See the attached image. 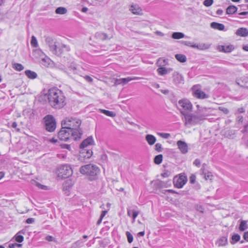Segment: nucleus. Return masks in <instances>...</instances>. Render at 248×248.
Instances as JSON below:
<instances>
[{"label":"nucleus","instance_id":"55","mask_svg":"<svg viewBox=\"0 0 248 248\" xmlns=\"http://www.w3.org/2000/svg\"><path fill=\"white\" fill-rule=\"evenodd\" d=\"M35 219L33 218H28L26 220V222L28 224H31L34 222Z\"/></svg>","mask_w":248,"mask_h":248},{"label":"nucleus","instance_id":"29","mask_svg":"<svg viewBox=\"0 0 248 248\" xmlns=\"http://www.w3.org/2000/svg\"><path fill=\"white\" fill-rule=\"evenodd\" d=\"M185 37V34L180 32H175L172 34L171 37L174 39H179Z\"/></svg>","mask_w":248,"mask_h":248},{"label":"nucleus","instance_id":"27","mask_svg":"<svg viewBox=\"0 0 248 248\" xmlns=\"http://www.w3.org/2000/svg\"><path fill=\"white\" fill-rule=\"evenodd\" d=\"M228 240L226 237H221L217 241V244L218 246H225L227 244Z\"/></svg>","mask_w":248,"mask_h":248},{"label":"nucleus","instance_id":"34","mask_svg":"<svg viewBox=\"0 0 248 248\" xmlns=\"http://www.w3.org/2000/svg\"><path fill=\"white\" fill-rule=\"evenodd\" d=\"M162 159H163L162 155L160 154V155H157L154 158V162L156 164H157V165L160 164L162 162Z\"/></svg>","mask_w":248,"mask_h":248},{"label":"nucleus","instance_id":"8","mask_svg":"<svg viewBox=\"0 0 248 248\" xmlns=\"http://www.w3.org/2000/svg\"><path fill=\"white\" fill-rule=\"evenodd\" d=\"M62 126L61 130L58 133L59 139L60 140L67 141L70 140V138H73L70 130L64 128V125H62Z\"/></svg>","mask_w":248,"mask_h":248},{"label":"nucleus","instance_id":"31","mask_svg":"<svg viewBox=\"0 0 248 248\" xmlns=\"http://www.w3.org/2000/svg\"><path fill=\"white\" fill-rule=\"evenodd\" d=\"M67 9L63 7H59L56 9L55 13L57 14L63 15L67 13Z\"/></svg>","mask_w":248,"mask_h":248},{"label":"nucleus","instance_id":"52","mask_svg":"<svg viewBox=\"0 0 248 248\" xmlns=\"http://www.w3.org/2000/svg\"><path fill=\"white\" fill-rule=\"evenodd\" d=\"M84 79L88 82L91 83L93 81V79L89 76H85L84 77Z\"/></svg>","mask_w":248,"mask_h":248},{"label":"nucleus","instance_id":"48","mask_svg":"<svg viewBox=\"0 0 248 248\" xmlns=\"http://www.w3.org/2000/svg\"><path fill=\"white\" fill-rule=\"evenodd\" d=\"M61 148L62 149H66L69 151L71 150V146L70 144H62L61 145Z\"/></svg>","mask_w":248,"mask_h":248},{"label":"nucleus","instance_id":"38","mask_svg":"<svg viewBox=\"0 0 248 248\" xmlns=\"http://www.w3.org/2000/svg\"><path fill=\"white\" fill-rule=\"evenodd\" d=\"M92 155L93 151H92V150H87V151L85 152L84 155L82 156V157L85 158H90Z\"/></svg>","mask_w":248,"mask_h":248},{"label":"nucleus","instance_id":"60","mask_svg":"<svg viewBox=\"0 0 248 248\" xmlns=\"http://www.w3.org/2000/svg\"><path fill=\"white\" fill-rule=\"evenodd\" d=\"M161 176L163 177H168L169 176V172H165L164 173H162L161 174Z\"/></svg>","mask_w":248,"mask_h":248},{"label":"nucleus","instance_id":"50","mask_svg":"<svg viewBox=\"0 0 248 248\" xmlns=\"http://www.w3.org/2000/svg\"><path fill=\"white\" fill-rule=\"evenodd\" d=\"M60 47H62V49H64L65 51H69L70 50V47L69 46H66L64 44H61L59 46Z\"/></svg>","mask_w":248,"mask_h":248},{"label":"nucleus","instance_id":"7","mask_svg":"<svg viewBox=\"0 0 248 248\" xmlns=\"http://www.w3.org/2000/svg\"><path fill=\"white\" fill-rule=\"evenodd\" d=\"M191 91L193 96L197 98L203 99L209 97V95L202 90L201 86L199 84L193 85Z\"/></svg>","mask_w":248,"mask_h":248},{"label":"nucleus","instance_id":"35","mask_svg":"<svg viewBox=\"0 0 248 248\" xmlns=\"http://www.w3.org/2000/svg\"><path fill=\"white\" fill-rule=\"evenodd\" d=\"M247 221H245V220L241 221V222L240 224L239 227V230L241 231H245L247 228Z\"/></svg>","mask_w":248,"mask_h":248},{"label":"nucleus","instance_id":"25","mask_svg":"<svg viewBox=\"0 0 248 248\" xmlns=\"http://www.w3.org/2000/svg\"><path fill=\"white\" fill-rule=\"evenodd\" d=\"M175 58L180 62H185L186 61V57L184 54H177L175 55Z\"/></svg>","mask_w":248,"mask_h":248},{"label":"nucleus","instance_id":"12","mask_svg":"<svg viewBox=\"0 0 248 248\" xmlns=\"http://www.w3.org/2000/svg\"><path fill=\"white\" fill-rule=\"evenodd\" d=\"M177 145L182 154H186L188 152V146L185 141L181 140H178L177 142Z\"/></svg>","mask_w":248,"mask_h":248},{"label":"nucleus","instance_id":"42","mask_svg":"<svg viewBox=\"0 0 248 248\" xmlns=\"http://www.w3.org/2000/svg\"><path fill=\"white\" fill-rule=\"evenodd\" d=\"M213 0H204L203 4L206 7L210 6L213 3Z\"/></svg>","mask_w":248,"mask_h":248},{"label":"nucleus","instance_id":"32","mask_svg":"<svg viewBox=\"0 0 248 248\" xmlns=\"http://www.w3.org/2000/svg\"><path fill=\"white\" fill-rule=\"evenodd\" d=\"M157 73L160 76H164L168 74V71L167 69L164 67H161L157 69Z\"/></svg>","mask_w":248,"mask_h":248},{"label":"nucleus","instance_id":"33","mask_svg":"<svg viewBox=\"0 0 248 248\" xmlns=\"http://www.w3.org/2000/svg\"><path fill=\"white\" fill-rule=\"evenodd\" d=\"M13 68L17 71H21L24 69V66L21 64L18 63H13Z\"/></svg>","mask_w":248,"mask_h":248},{"label":"nucleus","instance_id":"62","mask_svg":"<svg viewBox=\"0 0 248 248\" xmlns=\"http://www.w3.org/2000/svg\"><path fill=\"white\" fill-rule=\"evenodd\" d=\"M216 13L218 15H221L223 14V11L222 9H218Z\"/></svg>","mask_w":248,"mask_h":248},{"label":"nucleus","instance_id":"37","mask_svg":"<svg viewBox=\"0 0 248 248\" xmlns=\"http://www.w3.org/2000/svg\"><path fill=\"white\" fill-rule=\"evenodd\" d=\"M15 237L16 241L18 243L22 242L24 240V237L18 233L15 235Z\"/></svg>","mask_w":248,"mask_h":248},{"label":"nucleus","instance_id":"64","mask_svg":"<svg viewBox=\"0 0 248 248\" xmlns=\"http://www.w3.org/2000/svg\"><path fill=\"white\" fill-rule=\"evenodd\" d=\"M243 49L245 51H248V44L244 45L242 47Z\"/></svg>","mask_w":248,"mask_h":248},{"label":"nucleus","instance_id":"61","mask_svg":"<svg viewBox=\"0 0 248 248\" xmlns=\"http://www.w3.org/2000/svg\"><path fill=\"white\" fill-rule=\"evenodd\" d=\"M161 92L164 94H168L169 93L168 90H161Z\"/></svg>","mask_w":248,"mask_h":248},{"label":"nucleus","instance_id":"36","mask_svg":"<svg viewBox=\"0 0 248 248\" xmlns=\"http://www.w3.org/2000/svg\"><path fill=\"white\" fill-rule=\"evenodd\" d=\"M31 44L32 46L34 47H37L38 46V42L36 37L34 36H32Z\"/></svg>","mask_w":248,"mask_h":248},{"label":"nucleus","instance_id":"3","mask_svg":"<svg viewBox=\"0 0 248 248\" xmlns=\"http://www.w3.org/2000/svg\"><path fill=\"white\" fill-rule=\"evenodd\" d=\"M79 171L81 174L88 176L89 179L92 181L97 178V176L100 173V169L95 165L89 164L81 166Z\"/></svg>","mask_w":248,"mask_h":248},{"label":"nucleus","instance_id":"26","mask_svg":"<svg viewBox=\"0 0 248 248\" xmlns=\"http://www.w3.org/2000/svg\"><path fill=\"white\" fill-rule=\"evenodd\" d=\"M98 110L100 112L103 113L108 116L113 117L115 116V115H116V114L113 111H109V110H105V109H99Z\"/></svg>","mask_w":248,"mask_h":248},{"label":"nucleus","instance_id":"41","mask_svg":"<svg viewBox=\"0 0 248 248\" xmlns=\"http://www.w3.org/2000/svg\"><path fill=\"white\" fill-rule=\"evenodd\" d=\"M90 149H88V148L84 147V148H80V151H79V156L82 157V156L84 155L85 153L87 150H90Z\"/></svg>","mask_w":248,"mask_h":248},{"label":"nucleus","instance_id":"46","mask_svg":"<svg viewBox=\"0 0 248 248\" xmlns=\"http://www.w3.org/2000/svg\"><path fill=\"white\" fill-rule=\"evenodd\" d=\"M196 176L194 174H192L189 177V182L191 184H194L196 181Z\"/></svg>","mask_w":248,"mask_h":248},{"label":"nucleus","instance_id":"43","mask_svg":"<svg viewBox=\"0 0 248 248\" xmlns=\"http://www.w3.org/2000/svg\"><path fill=\"white\" fill-rule=\"evenodd\" d=\"M22 245L20 244H17V243H12V244H9L8 247L9 248H19L21 247Z\"/></svg>","mask_w":248,"mask_h":248},{"label":"nucleus","instance_id":"1","mask_svg":"<svg viewBox=\"0 0 248 248\" xmlns=\"http://www.w3.org/2000/svg\"><path fill=\"white\" fill-rule=\"evenodd\" d=\"M46 95L49 105L55 109L62 108L66 105L63 93L56 87L49 89Z\"/></svg>","mask_w":248,"mask_h":248},{"label":"nucleus","instance_id":"2","mask_svg":"<svg viewBox=\"0 0 248 248\" xmlns=\"http://www.w3.org/2000/svg\"><path fill=\"white\" fill-rule=\"evenodd\" d=\"M81 124L80 120L71 118L62 121V125H64V128L70 130L73 139L75 140H77L81 139L83 134V131L79 127Z\"/></svg>","mask_w":248,"mask_h":248},{"label":"nucleus","instance_id":"63","mask_svg":"<svg viewBox=\"0 0 248 248\" xmlns=\"http://www.w3.org/2000/svg\"><path fill=\"white\" fill-rule=\"evenodd\" d=\"M247 15H248V12H242L238 14V15L240 16H246Z\"/></svg>","mask_w":248,"mask_h":248},{"label":"nucleus","instance_id":"30","mask_svg":"<svg viewBox=\"0 0 248 248\" xmlns=\"http://www.w3.org/2000/svg\"><path fill=\"white\" fill-rule=\"evenodd\" d=\"M96 36L101 40H105L108 39H110L112 38V36L108 37L106 33L103 32L97 33Z\"/></svg>","mask_w":248,"mask_h":248},{"label":"nucleus","instance_id":"16","mask_svg":"<svg viewBox=\"0 0 248 248\" xmlns=\"http://www.w3.org/2000/svg\"><path fill=\"white\" fill-rule=\"evenodd\" d=\"M173 80L175 84H183L184 82L183 77L177 72L173 74Z\"/></svg>","mask_w":248,"mask_h":248},{"label":"nucleus","instance_id":"4","mask_svg":"<svg viewBox=\"0 0 248 248\" xmlns=\"http://www.w3.org/2000/svg\"><path fill=\"white\" fill-rule=\"evenodd\" d=\"M180 112L184 116L183 119H184L185 122V125H196L205 119V117L206 116L202 114H193L188 113L184 111H180Z\"/></svg>","mask_w":248,"mask_h":248},{"label":"nucleus","instance_id":"19","mask_svg":"<svg viewBox=\"0 0 248 248\" xmlns=\"http://www.w3.org/2000/svg\"><path fill=\"white\" fill-rule=\"evenodd\" d=\"M210 27L212 29L219 31H224L225 29V26L224 24L215 22H212L210 24Z\"/></svg>","mask_w":248,"mask_h":248},{"label":"nucleus","instance_id":"54","mask_svg":"<svg viewBox=\"0 0 248 248\" xmlns=\"http://www.w3.org/2000/svg\"><path fill=\"white\" fill-rule=\"evenodd\" d=\"M193 164L195 165L196 166L200 167L201 165V161L200 159L198 158L196 159L193 162Z\"/></svg>","mask_w":248,"mask_h":248},{"label":"nucleus","instance_id":"57","mask_svg":"<svg viewBox=\"0 0 248 248\" xmlns=\"http://www.w3.org/2000/svg\"><path fill=\"white\" fill-rule=\"evenodd\" d=\"M46 239L48 241H53L54 238L52 236L48 235L46 237Z\"/></svg>","mask_w":248,"mask_h":248},{"label":"nucleus","instance_id":"56","mask_svg":"<svg viewBox=\"0 0 248 248\" xmlns=\"http://www.w3.org/2000/svg\"><path fill=\"white\" fill-rule=\"evenodd\" d=\"M219 109L220 110H221L222 112H223V113L226 114H227L229 112V110L227 108H225L219 107Z\"/></svg>","mask_w":248,"mask_h":248},{"label":"nucleus","instance_id":"18","mask_svg":"<svg viewBox=\"0 0 248 248\" xmlns=\"http://www.w3.org/2000/svg\"><path fill=\"white\" fill-rule=\"evenodd\" d=\"M129 10L134 15H140L142 13L141 9L137 5H131Z\"/></svg>","mask_w":248,"mask_h":248},{"label":"nucleus","instance_id":"11","mask_svg":"<svg viewBox=\"0 0 248 248\" xmlns=\"http://www.w3.org/2000/svg\"><path fill=\"white\" fill-rule=\"evenodd\" d=\"M178 104L186 110H191L192 108V105L187 99H182L179 100Z\"/></svg>","mask_w":248,"mask_h":248},{"label":"nucleus","instance_id":"51","mask_svg":"<svg viewBox=\"0 0 248 248\" xmlns=\"http://www.w3.org/2000/svg\"><path fill=\"white\" fill-rule=\"evenodd\" d=\"M213 177L212 174L211 172H208L207 174H205L204 178L206 180H211Z\"/></svg>","mask_w":248,"mask_h":248},{"label":"nucleus","instance_id":"6","mask_svg":"<svg viewBox=\"0 0 248 248\" xmlns=\"http://www.w3.org/2000/svg\"><path fill=\"white\" fill-rule=\"evenodd\" d=\"M43 120L46 129L50 132L54 131L56 127V122L54 117L51 115H47Z\"/></svg>","mask_w":248,"mask_h":248},{"label":"nucleus","instance_id":"22","mask_svg":"<svg viewBox=\"0 0 248 248\" xmlns=\"http://www.w3.org/2000/svg\"><path fill=\"white\" fill-rule=\"evenodd\" d=\"M210 46L208 44H194L192 46V48H197L200 50H204L209 48Z\"/></svg>","mask_w":248,"mask_h":248},{"label":"nucleus","instance_id":"5","mask_svg":"<svg viewBox=\"0 0 248 248\" xmlns=\"http://www.w3.org/2000/svg\"><path fill=\"white\" fill-rule=\"evenodd\" d=\"M58 177L60 179H63L71 176L73 170L70 166L62 165L59 167L57 170Z\"/></svg>","mask_w":248,"mask_h":248},{"label":"nucleus","instance_id":"53","mask_svg":"<svg viewBox=\"0 0 248 248\" xmlns=\"http://www.w3.org/2000/svg\"><path fill=\"white\" fill-rule=\"evenodd\" d=\"M196 209L197 211H198L201 213H203V212H204V208H203V207L202 205H197L196 206Z\"/></svg>","mask_w":248,"mask_h":248},{"label":"nucleus","instance_id":"28","mask_svg":"<svg viewBox=\"0 0 248 248\" xmlns=\"http://www.w3.org/2000/svg\"><path fill=\"white\" fill-rule=\"evenodd\" d=\"M240 239V236L237 233L234 234L232 235L230 243L231 244H234L238 242Z\"/></svg>","mask_w":248,"mask_h":248},{"label":"nucleus","instance_id":"21","mask_svg":"<svg viewBox=\"0 0 248 248\" xmlns=\"http://www.w3.org/2000/svg\"><path fill=\"white\" fill-rule=\"evenodd\" d=\"M145 139L150 145H153L156 140V138L154 136L150 134H148L146 136Z\"/></svg>","mask_w":248,"mask_h":248},{"label":"nucleus","instance_id":"24","mask_svg":"<svg viewBox=\"0 0 248 248\" xmlns=\"http://www.w3.org/2000/svg\"><path fill=\"white\" fill-rule=\"evenodd\" d=\"M25 74L28 78L31 79H34L37 76V74L35 72L30 70H26Z\"/></svg>","mask_w":248,"mask_h":248},{"label":"nucleus","instance_id":"49","mask_svg":"<svg viewBox=\"0 0 248 248\" xmlns=\"http://www.w3.org/2000/svg\"><path fill=\"white\" fill-rule=\"evenodd\" d=\"M182 44L185 45V46H190L191 47H192V46L193 45H194V44H193V43L190 42V41H182Z\"/></svg>","mask_w":248,"mask_h":248},{"label":"nucleus","instance_id":"44","mask_svg":"<svg viewBox=\"0 0 248 248\" xmlns=\"http://www.w3.org/2000/svg\"><path fill=\"white\" fill-rule=\"evenodd\" d=\"M162 147L161 144L159 143H157L155 145V150L156 151H157V152H161L162 151Z\"/></svg>","mask_w":248,"mask_h":248},{"label":"nucleus","instance_id":"39","mask_svg":"<svg viewBox=\"0 0 248 248\" xmlns=\"http://www.w3.org/2000/svg\"><path fill=\"white\" fill-rule=\"evenodd\" d=\"M126 235L127 236V241L128 243H131L133 241V237L132 234L129 232H126Z\"/></svg>","mask_w":248,"mask_h":248},{"label":"nucleus","instance_id":"13","mask_svg":"<svg viewBox=\"0 0 248 248\" xmlns=\"http://www.w3.org/2000/svg\"><path fill=\"white\" fill-rule=\"evenodd\" d=\"M94 144V140L92 136H90L82 141L79 148H88L90 145Z\"/></svg>","mask_w":248,"mask_h":248},{"label":"nucleus","instance_id":"40","mask_svg":"<svg viewBox=\"0 0 248 248\" xmlns=\"http://www.w3.org/2000/svg\"><path fill=\"white\" fill-rule=\"evenodd\" d=\"M56 50L59 53H60V54H54L55 55H57V56H60L62 55V54L63 53L64 51V49H62V47H60L59 46H57L56 48Z\"/></svg>","mask_w":248,"mask_h":248},{"label":"nucleus","instance_id":"20","mask_svg":"<svg viewBox=\"0 0 248 248\" xmlns=\"http://www.w3.org/2000/svg\"><path fill=\"white\" fill-rule=\"evenodd\" d=\"M73 183L70 180H67L65 181L63 184V191H69L70 188L72 187Z\"/></svg>","mask_w":248,"mask_h":248},{"label":"nucleus","instance_id":"10","mask_svg":"<svg viewBox=\"0 0 248 248\" xmlns=\"http://www.w3.org/2000/svg\"><path fill=\"white\" fill-rule=\"evenodd\" d=\"M45 41L46 44L49 46L50 51H51L53 54H60L59 52H58L56 50V48L57 46L56 45L55 42L52 37L48 36L46 37Z\"/></svg>","mask_w":248,"mask_h":248},{"label":"nucleus","instance_id":"45","mask_svg":"<svg viewBox=\"0 0 248 248\" xmlns=\"http://www.w3.org/2000/svg\"><path fill=\"white\" fill-rule=\"evenodd\" d=\"M161 137L164 138V139H168L170 136V135L169 133H160L158 134Z\"/></svg>","mask_w":248,"mask_h":248},{"label":"nucleus","instance_id":"15","mask_svg":"<svg viewBox=\"0 0 248 248\" xmlns=\"http://www.w3.org/2000/svg\"><path fill=\"white\" fill-rule=\"evenodd\" d=\"M139 78H138V77H134L133 78H130V77H127L126 78H122L117 79L115 80V83L117 85H119V84L124 85L132 80L138 79Z\"/></svg>","mask_w":248,"mask_h":248},{"label":"nucleus","instance_id":"58","mask_svg":"<svg viewBox=\"0 0 248 248\" xmlns=\"http://www.w3.org/2000/svg\"><path fill=\"white\" fill-rule=\"evenodd\" d=\"M243 238L246 241L248 242V232H244Z\"/></svg>","mask_w":248,"mask_h":248},{"label":"nucleus","instance_id":"23","mask_svg":"<svg viewBox=\"0 0 248 248\" xmlns=\"http://www.w3.org/2000/svg\"><path fill=\"white\" fill-rule=\"evenodd\" d=\"M237 8L234 5H230L226 10V13L228 15H232L237 12Z\"/></svg>","mask_w":248,"mask_h":248},{"label":"nucleus","instance_id":"9","mask_svg":"<svg viewBox=\"0 0 248 248\" xmlns=\"http://www.w3.org/2000/svg\"><path fill=\"white\" fill-rule=\"evenodd\" d=\"M186 176L184 174H180L178 177H175L173 179V184L175 187L182 188L187 182Z\"/></svg>","mask_w":248,"mask_h":248},{"label":"nucleus","instance_id":"47","mask_svg":"<svg viewBox=\"0 0 248 248\" xmlns=\"http://www.w3.org/2000/svg\"><path fill=\"white\" fill-rule=\"evenodd\" d=\"M139 214V211L135 210H133L132 217V218H133L134 220L137 217V216H138Z\"/></svg>","mask_w":248,"mask_h":248},{"label":"nucleus","instance_id":"17","mask_svg":"<svg viewBox=\"0 0 248 248\" xmlns=\"http://www.w3.org/2000/svg\"><path fill=\"white\" fill-rule=\"evenodd\" d=\"M235 34L241 37H247L248 36V30L246 28H239L236 30Z\"/></svg>","mask_w":248,"mask_h":248},{"label":"nucleus","instance_id":"59","mask_svg":"<svg viewBox=\"0 0 248 248\" xmlns=\"http://www.w3.org/2000/svg\"><path fill=\"white\" fill-rule=\"evenodd\" d=\"M108 211L106 210L102 211L101 212V214L100 215V217L102 218V219L104 217V216L106 215V214L107 213Z\"/></svg>","mask_w":248,"mask_h":248},{"label":"nucleus","instance_id":"14","mask_svg":"<svg viewBox=\"0 0 248 248\" xmlns=\"http://www.w3.org/2000/svg\"><path fill=\"white\" fill-rule=\"evenodd\" d=\"M217 49L220 52L230 53L234 49V47L232 45H229L227 46L219 45L218 46Z\"/></svg>","mask_w":248,"mask_h":248}]
</instances>
